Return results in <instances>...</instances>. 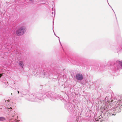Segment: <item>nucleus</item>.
Returning a JSON list of instances; mask_svg holds the SVG:
<instances>
[{
    "label": "nucleus",
    "mask_w": 122,
    "mask_h": 122,
    "mask_svg": "<svg viewBox=\"0 0 122 122\" xmlns=\"http://www.w3.org/2000/svg\"><path fill=\"white\" fill-rule=\"evenodd\" d=\"M26 30V28L25 27L21 26L16 30V34L18 36L22 35L24 33Z\"/></svg>",
    "instance_id": "f257e3e1"
},
{
    "label": "nucleus",
    "mask_w": 122,
    "mask_h": 122,
    "mask_svg": "<svg viewBox=\"0 0 122 122\" xmlns=\"http://www.w3.org/2000/svg\"><path fill=\"white\" fill-rule=\"evenodd\" d=\"M76 78L78 80H81L83 79V76L81 74H78L76 75Z\"/></svg>",
    "instance_id": "f03ea898"
},
{
    "label": "nucleus",
    "mask_w": 122,
    "mask_h": 122,
    "mask_svg": "<svg viewBox=\"0 0 122 122\" xmlns=\"http://www.w3.org/2000/svg\"><path fill=\"white\" fill-rule=\"evenodd\" d=\"M19 65L21 67H22V68L23 67V66L24 65L23 62L20 61L19 63Z\"/></svg>",
    "instance_id": "7ed1b4c3"
},
{
    "label": "nucleus",
    "mask_w": 122,
    "mask_h": 122,
    "mask_svg": "<svg viewBox=\"0 0 122 122\" xmlns=\"http://www.w3.org/2000/svg\"><path fill=\"white\" fill-rule=\"evenodd\" d=\"M5 119L3 117H0V121H4L5 120Z\"/></svg>",
    "instance_id": "20e7f679"
},
{
    "label": "nucleus",
    "mask_w": 122,
    "mask_h": 122,
    "mask_svg": "<svg viewBox=\"0 0 122 122\" xmlns=\"http://www.w3.org/2000/svg\"><path fill=\"white\" fill-rule=\"evenodd\" d=\"M119 64L122 67V61H120L119 62Z\"/></svg>",
    "instance_id": "39448f33"
},
{
    "label": "nucleus",
    "mask_w": 122,
    "mask_h": 122,
    "mask_svg": "<svg viewBox=\"0 0 122 122\" xmlns=\"http://www.w3.org/2000/svg\"><path fill=\"white\" fill-rule=\"evenodd\" d=\"M3 73H2L1 74H0V78L3 75Z\"/></svg>",
    "instance_id": "423d86ee"
},
{
    "label": "nucleus",
    "mask_w": 122,
    "mask_h": 122,
    "mask_svg": "<svg viewBox=\"0 0 122 122\" xmlns=\"http://www.w3.org/2000/svg\"><path fill=\"white\" fill-rule=\"evenodd\" d=\"M9 109H12V108L11 107H10Z\"/></svg>",
    "instance_id": "0eeeda50"
},
{
    "label": "nucleus",
    "mask_w": 122,
    "mask_h": 122,
    "mask_svg": "<svg viewBox=\"0 0 122 122\" xmlns=\"http://www.w3.org/2000/svg\"><path fill=\"white\" fill-rule=\"evenodd\" d=\"M18 94L19 93V92L18 91Z\"/></svg>",
    "instance_id": "6e6552de"
},
{
    "label": "nucleus",
    "mask_w": 122,
    "mask_h": 122,
    "mask_svg": "<svg viewBox=\"0 0 122 122\" xmlns=\"http://www.w3.org/2000/svg\"><path fill=\"white\" fill-rule=\"evenodd\" d=\"M7 101L9 102L10 101L8 100Z\"/></svg>",
    "instance_id": "1a4fd4ad"
},
{
    "label": "nucleus",
    "mask_w": 122,
    "mask_h": 122,
    "mask_svg": "<svg viewBox=\"0 0 122 122\" xmlns=\"http://www.w3.org/2000/svg\"><path fill=\"white\" fill-rule=\"evenodd\" d=\"M30 0V1H31V0Z\"/></svg>",
    "instance_id": "9d476101"
}]
</instances>
